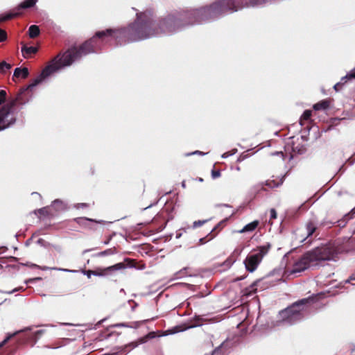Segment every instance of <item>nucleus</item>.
Listing matches in <instances>:
<instances>
[{"instance_id": "obj_45", "label": "nucleus", "mask_w": 355, "mask_h": 355, "mask_svg": "<svg viewBox=\"0 0 355 355\" xmlns=\"http://www.w3.org/2000/svg\"><path fill=\"white\" fill-rule=\"evenodd\" d=\"M104 274L103 273H101V272H97L96 271H94V273H93V275L94 276H103Z\"/></svg>"}, {"instance_id": "obj_14", "label": "nucleus", "mask_w": 355, "mask_h": 355, "mask_svg": "<svg viewBox=\"0 0 355 355\" xmlns=\"http://www.w3.org/2000/svg\"><path fill=\"white\" fill-rule=\"evenodd\" d=\"M40 30L38 26L31 25L28 28V35L31 38H35L39 36Z\"/></svg>"}, {"instance_id": "obj_9", "label": "nucleus", "mask_w": 355, "mask_h": 355, "mask_svg": "<svg viewBox=\"0 0 355 355\" xmlns=\"http://www.w3.org/2000/svg\"><path fill=\"white\" fill-rule=\"evenodd\" d=\"M37 1V0H25L21 2L17 8H14L9 12H18L19 14L16 17H17L21 14V10L22 9L33 8L36 4Z\"/></svg>"}, {"instance_id": "obj_23", "label": "nucleus", "mask_w": 355, "mask_h": 355, "mask_svg": "<svg viewBox=\"0 0 355 355\" xmlns=\"http://www.w3.org/2000/svg\"><path fill=\"white\" fill-rule=\"evenodd\" d=\"M223 343L216 347L212 352L211 355H225V353L223 352Z\"/></svg>"}, {"instance_id": "obj_48", "label": "nucleus", "mask_w": 355, "mask_h": 355, "mask_svg": "<svg viewBox=\"0 0 355 355\" xmlns=\"http://www.w3.org/2000/svg\"><path fill=\"white\" fill-rule=\"evenodd\" d=\"M182 187L183 188H185V187H186V184H185V182H184V181H183V182H182Z\"/></svg>"}, {"instance_id": "obj_38", "label": "nucleus", "mask_w": 355, "mask_h": 355, "mask_svg": "<svg viewBox=\"0 0 355 355\" xmlns=\"http://www.w3.org/2000/svg\"><path fill=\"white\" fill-rule=\"evenodd\" d=\"M205 155V153H204L201 151H199V150H196L191 153L187 154V155Z\"/></svg>"}, {"instance_id": "obj_33", "label": "nucleus", "mask_w": 355, "mask_h": 355, "mask_svg": "<svg viewBox=\"0 0 355 355\" xmlns=\"http://www.w3.org/2000/svg\"><path fill=\"white\" fill-rule=\"evenodd\" d=\"M21 331H16L13 334H8L7 336V337L5 338L6 340H7V341L8 342V340H10L13 336H15V335H17L18 333H19Z\"/></svg>"}, {"instance_id": "obj_12", "label": "nucleus", "mask_w": 355, "mask_h": 355, "mask_svg": "<svg viewBox=\"0 0 355 355\" xmlns=\"http://www.w3.org/2000/svg\"><path fill=\"white\" fill-rule=\"evenodd\" d=\"M259 223V222L258 220H254L245 225L241 230H238L237 232L240 234L245 232H252L257 227Z\"/></svg>"}, {"instance_id": "obj_21", "label": "nucleus", "mask_w": 355, "mask_h": 355, "mask_svg": "<svg viewBox=\"0 0 355 355\" xmlns=\"http://www.w3.org/2000/svg\"><path fill=\"white\" fill-rule=\"evenodd\" d=\"M76 221L78 224L82 225H85V226H87V223H89V222L98 223L97 221H96L94 220L89 219V218H85V217L78 218L76 219Z\"/></svg>"}, {"instance_id": "obj_43", "label": "nucleus", "mask_w": 355, "mask_h": 355, "mask_svg": "<svg viewBox=\"0 0 355 355\" xmlns=\"http://www.w3.org/2000/svg\"><path fill=\"white\" fill-rule=\"evenodd\" d=\"M175 330H173L171 331V334H175V333H177V332H179V331H183L182 329H178V327H175Z\"/></svg>"}, {"instance_id": "obj_36", "label": "nucleus", "mask_w": 355, "mask_h": 355, "mask_svg": "<svg viewBox=\"0 0 355 355\" xmlns=\"http://www.w3.org/2000/svg\"><path fill=\"white\" fill-rule=\"evenodd\" d=\"M94 271L93 270H86L84 272V274L87 275L88 278H90L92 275H93Z\"/></svg>"}, {"instance_id": "obj_47", "label": "nucleus", "mask_w": 355, "mask_h": 355, "mask_svg": "<svg viewBox=\"0 0 355 355\" xmlns=\"http://www.w3.org/2000/svg\"><path fill=\"white\" fill-rule=\"evenodd\" d=\"M7 342V340L4 339L1 343H0V347L3 346Z\"/></svg>"}, {"instance_id": "obj_30", "label": "nucleus", "mask_w": 355, "mask_h": 355, "mask_svg": "<svg viewBox=\"0 0 355 355\" xmlns=\"http://www.w3.org/2000/svg\"><path fill=\"white\" fill-rule=\"evenodd\" d=\"M211 176L214 179L219 178L220 176V172L219 171H212Z\"/></svg>"}, {"instance_id": "obj_3", "label": "nucleus", "mask_w": 355, "mask_h": 355, "mask_svg": "<svg viewBox=\"0 0 355 355\" xmlns=\"http://www.w3.org/2000/svg\"><path fill=\"white\" fill-rule=\"evenodd\" d=\"M335 256V250L329 246L324 245L315 248L306 252L296 260L289 273H298L310 268L322 266L324 261L334 259Z\"/></svg>"}, {"instance_id": "obj_32", "label": "nucleus", "mask_w": 355, "mask_h": 355, "mask_svg": "<svg viewBox=\"0 0 355 355\" xmlns=\"http://www.w3.org/2000/svg\"><path fill=\"white\" fill-rule=\"evenodd\" d=\"M52 269L56 270H61V271H64V272H76L75 270L64 269V268H53Z\"/></svg>"}, {"instance_id": "obj_2", "label": "nucleus", "mask_w": 355, "mask_h": 355, "mask_svg": "<svg viewBox=\"0 0 355 355\" xmlns=\"http://www.w3.org/2000/svg\"><path fill=\"white\" fill-rule=\"evenodd\" d=\"M266 0H216L209 5L196 9L176 12L161 19L153 35L159 33H171L180 28L196 24H202L215 19L227 13L237 12L245 7L262 5Z\"/></svg>"}, {"instance_id": "obj_44", "label": "nucleus", "mask_w": 355, "mask_h": 355, "mask_svg": "<svg viewBox=\"0 0 355 355\" xmlns=\"http://www.w3.org/2000/svg\"><path fill=\"white\" fill-rule=\"evenodd\" d=\"M272 155H281L282 157H283V153H282V152H278V151H277V152H275V153H272Z\"/></svg>"}, {"instance_id": "obj_27", "label": "nucleus", "mask_w": 355, "mask_h": 355, "mask_svg": "<svg viewBox=\"0 0 355 355\" xmlns=\"http://www.w3.org/2000/svg\"><path fill=\"white\" fill-rule=\"evenodd\" d=\"M270 220H269V223H270V220L272 219H275L277 218V211L275 209H270Z\"/></svg>"}, {"instance_id": "obj_8", "label": "nucleus", "mask_w": 355, "mask_h": 355, "mask_svg": "<svg viewBox=\"0 0 355 355\" xmlns=\"http://www.w3.org/2000/svg\"><path fill=\"white\" fill-rule=\"evenodd\" d=\"M354 80H355V68H353L345 76L342 77L340 81L334 85V89L336 92H338L346 83L352 82Z\"/></svg>"}, {"instance_id": "obj_18", "label": "nucleus", "mask_w": 355, "mask_h": 355, "mask_svg": "<svg viewBox=\"0 0 355 355\" xmlns=\"http://www.w3.org/2000/svg\"><path fill=\"white\" fill-rule=\"evenodd\" d=\"M19 14V13L18 12H14L0 15V23L15 18Z\"/></svg>"}, {"instance_id": "obj_25", "label": "nucleus", "mask_w": 355, "mask_h": 355, "mask_svg": "<svg viewBox=\"0 0 355 355\" xmlns=\"http://www.w3.org/2000/svg\"><path fill=\"white\" fill-rule=\"evenodd\" d=\"M7 39V33L6 32L0 28V42H3L6 41Z\"/></svg>"}, {"instance_id": "obj_6", "label": "nucleus", "mask_w": 355, "mask_h": 355, "mask_svg": "<svg viewBox=\"0 0 355 355\" xmlns=\"http://www.w3.org/2000/svg\"><path fill=\"white\" fill-rule=\"evenodd\" d=\"M270 247V243L261 245L258 247L257 253L249 254L243 261L246 270L250 272L256 270L264 256L268 254Z\"/></svg>"}, {"instance_id": "obj_39", "label": "nucleus", "mask_w": 355, "mask_h": 355, "mask_svg": "<svg viewBox=\"0 0 355 355\" xmlns=\"http://www.w3.org/2000/svg\"><path fill=\"white\" fill-rule=\"evenodd\" d=\"M38 212L40 214H46V208L44 207V208H41L40 209H38Z\"/></svg>"}, {"instance_id": "obj_5", "label": "nucleus", "mask_w": 355, "mask_h": 355, "mask_svg": "<svg viewBox=\"0 0 355 355\" xmlns=\"http://www.w3.org/2000/svg\"><path fill=\"white\" fill-rule=\"evenodd\" d=\"M311 300L310 298H304L282 311L279 314L284 322L288 324H293L300 321L302 318L301 311L304 309V306Z\"/></svg>"}, {"instance_id": "obj_49", "label": "nucleus", "mask_w": 355, "mask_h": 355, "mask_svg": "<svg viewBox=\"0 0 355 355\" xmlns=\"http://www.w3.org/2000/svg\"><path fill=\"white\" fill-rule=\"evenodd\" d=\"M89 251H90V250H84V251H83V254H85V253H86V252H89Z\"/></svg>"}, {"instance_id": "obj_28", "label": "nucleus", "mask_w": 355, "mask_h": 355, "mask_svg": "<svg viewBox=\"0 0 355 355\" xmlns=\"http://www.w3.org/2000/svg\"><path fill=\"white\" fill-rule=\"evenodd\" d=\"M112 253V250L110 249L105 250L104 251H102L98 254V256L103 257L106 256L108 254H110Z\"/></svg>"}, {"instance_id": "obj_37", "label": "nucleus", "mask_w": 355, "mask_h": 355, "mask_svg": "<svg viewBox=\"0 0 355 355\" xmlns=\"http://www.w3.org/2000/svg\"><path fill=\"white\" fill-rule=\"evenodd\" d=\"M0 67H12V65L7 63L6 61H1L0 62Z\"/></svg>"}, {"instance_id": "obj_11", "label": "nucleus", "mask_w": 355, "mask_h": 355, "mask_svg": "<svg viewBox=\"0 0 355 355\" xmlns=\"http://www.w3.org/2000/svg\"><path fill=\"white\" fill-rule=\"evenodd\" d=\"M38 51V48L36 46H28L24 45L21 47V53L25 58H32Z\"/></svg>"}, {"instance_id": "obj_40", "label": "nucleus", "mask_w": 355, "mask_h": 355, "mask_svg": "<svg viewBox=\"0 0 355 355\" xmlns=\"http://www.w3.org/2000/svg\"><path fill=\"white\" fill-rule=\"evenodd\" d=\"M355 280V275H352L350 277L346 280V283H349L351 281Z\"/></svg>"}, {"instance_id": "obj_17", "label": "nucleus", "mask_w": 355, "mask_h": 355, "mask_svg": "<svg viewBox=\"0 0 355 355\" xmlns=\"http://www.w3.org/2000/svg\"><path fill=\"white\" fill-rule=\"evenodd\" d=\"M317 227L313 222H309L306 223L305 229L306 232V238L311 236L315 231Z\"/></svg>"}, {"instance_id": "obj_10", "label": "nucleus", "mask_w": 355, "mask_h": 355, "mask_svg": "<svg viewBox=\"0 0 355 355\" xmlns=\"http://www.w3.org/2000/svg\"><path fill=\"white\" fill-rule=\"evenodd\" d=\"M28 73V68H15L12 80L17 82L26 78Z\"/></svg>"}, {"instance_id": "obj_50", "label": "nucleus", "mask_w": 355, "mask_h": 355, "mask_svg": "<svg viewBox=\"0 0 355 355\" xmlns=\"http://www.w3.org/2000/svg\"><path fill=\"white\" fill-rule=\"evenodd\" d=\"M180 236H181V234H177V235H176V238H177V239L180 238Z\"/></svg>"}, {"instance_id": "obj_16", "label": "nucleus", "mask_w": 355, "mask_h": 355, "mask_svg": "<svg viewBox=\"0 0 355 355\" xmlns=\"http://www.w3.org/2000/svg\"><path fill=\"white\" fill-rule=\"evenodd\" d=\"M329 101H326V100H323V101H321L315 103L313 105V109L315 110H322L327 109L329 107Z\"/></svg>"}, {"instance_id": "obj_19", "label": "nucleus", "mask_w": 355, "mask_h": 355, "mask_svg": "<svg viewBox=\"0 0 355 355\" xmlns=\"http://www.w3.org/2000/svg\"><path fill=\"white\" fill-rule=\"evenodd\" d=\"M51 206L54 207L57 211L64 210L66 208V205L62 200L56 199L53 201Z\"/></svg>"}, {"instance_id": "obj_51", "label": "nucleus", "mask_w": 355, "mask_h": 355, "mask_svg": "<svg viewBox=\"0 0 355 355\" xmlns=\"http://www.w3.org/2000/svg\"><path fill=\"white\" fill-rule=\"evenodd\" d=\"M47 269H49V268H48V267H44V268H42V270H47Z\"/></svg>"}, {"instance_id": "obj_46", "label": "nucleus", "mask_w": 355, "mask_h": 355, "mask_svg": "<svg viewBox=\"0 0 355 355\" xmlns=\"http://www.w3.org/2000/svg\"><path fill=\"white\" fill-rule=\"evenodd\" d=\"M21 287L20 288H15L12 291H10L8 293H15L16 291H18L21 290Z\"/></svg>"}, {"instance_id": "obj_7", "label": "nucleus", "mask_w": 355, "mask_h": 355, "mask_svg": "<svg viewBox=\"0 0 355 355\" xmlns=\"http://www.w3.org/2000/svg\"><path fill=\"white\" fill-rule=\"evenodd\" d=\"M15 122V118L14 114L10 112V109L2 107L0 110V131L9 128Z\"/></svg>"}, {"instance_id": "obj_41", "label": "nucleus", "mask_w": 355, "mask_h": 355, "mask_svg": "<svg viewBox=\"0 0 355 355\" xmlns=\"http://www.w3.org/2000/svg\"><path fill=\"white\" fill-rule=\"evenodd\" d=\"M87 207V204L86 203H80V204H78L77 205V208H84V207Z\"/></svg>"}, {"instance_id": "obj_20", "label": "nucleus", "mask_w": 355, "mask_h": 355, "mask_svg": "<svg viewBox=\"0 0 355 355\" xmlns=\"http://www.w3.org/2000/svg\"><path fill=\"white\" fill-rule=\"evenodd\" d=\"M125 268V266L123 263H118L112 266L107 267L104 269L105 271H116Z\"/></svg>"}, {"instance_id": "obj_15", "label": "nucleus", "mask_w": 355, "mask_h": 355, "mask_svg": "<svg viewBox=\"0 0 355 355\" xmlns=\"http://www.w3.org/2000/svg\"><path fill=\"white\" fill-rule=\"evenodd\" d=\"M282 184V180H279L278 182H275V180H267L265 182H262L261 184V188L263 187V186H267L269 188L273 189L275 187H279L280 184Z\"/></svg>"}, {"instance_id": "obj_35", "label": "nucleus", "mask_w": 355, "mask_h": 355, "mask_svg": "<svg viewBox=\"0 0 355 355\" xmlns=\"http://www.w3.org/2000/svg\"><path fill=\"white\" fill-rule=\"evenodd\" d=\"M242 252V249L236 248L234 250L232 256H239Z\"/></svg>"}, {"instance_id": "obj_34", "label": "nucleus", "mask_w": 355, "mask_h": 355, "mask_svg": "<svg viewBox=\"0 0 355 355\" xmlns=\"http://www.w3.org/2000/svg\"><path fill=\"white\" fill-rule=\"evenodd\" d=\"M235 152H236V151H234V152H233V153H230V152H226V153H223V154L222 155V157H223V159H226V158L229 157L230 156H231V155H234V154L235 153Z\"/></svg>"}, {"instance_id": "obj_31", "label": "nucleus", "mask_w": 355, "mask_h": 355, "mask_svg": "<svg viewBox=\"0 0 355 355\" xmlns=\"http://www.w3.org/2000/svg\"><path fill=\"white\" fill-rule=\"evenodd\" d=\"M206 220H197L193 223V227H197L202 225Z\"/></svg>"}, {"instance_id": "obj_29", "label": "nucleus", "mask_w": 355, "mask_h": 355, "mask_svg": "<svg viewBox=\"0 0 355 355\" xmlns=\"http://www.w3.org/2000/svg\"><path fill=\"white\" fill-rule=\"evenodd\" d=\"M113 327H132V326L129 325L128 324L124 323V322L115 324L113 325Z\"/></svg>"}, {"instance_id": "obj_42", "label": "nucleus", "mask_w": 355, "mask_h": 355, "mask_svg": "<svg viewBox=\"0 0 355 355\" xmlns=\"http://www.w3.org/2000/svg\"><path fill=\"white\" fill-rule=\"evenodd\" d=\"M9 68H4V67H2V68H0V71L1 73H6L7 72V70Z\"/></svg>"}, {"instance_id": "obj_1", "label": "nucleus", "mask_w": 355, "mask_h": 355, "mask_svg": "<svg viewBox=\"0 0 355 355\" xmlns=\"http://www.w3.org/2000/svg\"><path fill=\"white\" fill-rule=\"evenodd\" d=\"M141 14L137 15V20L128 27L121 29L107 28L98 31L83 43L68 49L63 53H60L47 62L45 67H68L75 62L81 60L90 53H96L101 51L103 46L110 39H115L118 42H135L146 39L153 35L152 27L155 26L150 21H144Z\"/></svg>"}, {"instance_id": "obj_13", "label": "nucleus", "mask_w": 355, "mask_h": 355, "mask_svg": "<svg viewBox=\"0 0 355 355\" xmlns=\"http://www.w3.org/2000/svg\"><path fill=\"white\" fill-rule=\"evenodd\" d=\"M354 214L355 207L353 208L349 213L346 214L342 219L337 221L338 225L340 227H344L347 223L353 218Z\"/></svg>"}, {"instance_id": "obj_4", "label": "nucleus", "mask_w": 355, "mask_h": 355, "mask_svg": "<svg viewBox=\"0 0 355 355\" xmlns=\"http://www.w3.org/2000/svg\"><path fill=\"white\" fill-rule=\"evenodd\" d=\"M61 68H44L41 73L37 76L26 88L22 89L17 94L12 105L17 103L23 105L29 100V90L32 89L36 85L45 82L50 76L58 73Z\"/></svg>"}, {"instance_id": "obj_52", "label": "nucleus", "mask_w": 355, "mask_h": 355, "mask_svg": "<svg viewBox=\"0 0 355 355\" xmlns=\"http://www.w3.org/2000/svg\"><path fill=\"white\" fill-rule=\"evenodd\" d=\"M42 330L37 331V333H42Z\"/></svg>"}, {"instance_id": "obj_22", "label": "nucleus", "mask_w": 355, "mask_h": 355, "mask_svg": "<svg viewBox=\"0 0 355 355\" xmlns=\"http://www.w3.org/2000/svg\"><path fill=\"white\" fill-rule=\"evenodd\" d=\"M312 112L311 110H305L300 118V124L302 125V121L303 120H309L311 116Z\"/></svg>"}, {"instance_id": "obj_26", "label": "nucleus", "mask_w": 355, "mask_h": 355, "mask_svg": "<svg viewBox=\"0 0 355 355\" xmlns=\"http://www.w3.org/2000/svg\"><path fill=\"white\" fill-rule=\"evenodd\" d=\"M6 98V92L5 90H0V105L4 103Z\"/></svg>"}, {"instance_id": "obj_24", "label": "nucleus", "mask_w": 355, "mask_h": 355, "mask_svg": "<svg viewBox=\"0 0 355 355\" xmlns=\"http://www.w3.org/2000/svg\"><path fill=\"white\" fill-rule=\"evenodd\" d=\"M187 269V268H184L183 269L175 272L174 274V279H179V278L182 277L184 275Z\"/></svg>"}]
</instances>
